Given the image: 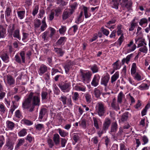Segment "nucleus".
I'll use <instances>...</instances> for the list:
<instances>
[{"label":"nucleus","mask_w":150,"mask_h":150,"mask_svg":"<svg viewBox=\"0 0 150 150\" xmlns=\"http://www.w3.org/2000/svg\"><path fill=\"white\" fill-rule=\"evenodd\" d=\"M33 93L31 92L30 93L28 97L25 99V100L22 103V107L24 109H30L32 105L31 103Z\"/></svg>","instance_id":"2"},{"label":"nucleus","mask_w":150,"mask_h":150,"mask_svg":"<svg viewBox=\"0 0 150 150\" xmlns=\"http://www.w3.org/2000/svg\"><path fill=\"white\" fill-rule=\"evenodd\" d=\"M58 86L61 90L64 93L69 92L71 89V85L69 82L67 83L63 82L59 84Z\"/></svg>","instance_id":"3"},{"label":"nucleus","mask_w":150,"mask_h":150,"mask_svg":"<svg viewBox=\"0 0 150 150\" xmlns=\"http://www.w3.org/2000/svg\"><path fill=\"white\" fill-rule=\"evenodd\" d=\"M1 57L3 61L5 62H7L9 61V57L7 53L4 52L1 55Z\"/></svg>","instance_id":"16"},{"label":"nucleus","mask_w":150,"mask_h":150,"mask_svg":"<svg viewBox=\"0 0 150 150\" xmlns=\"http://www.w3.org/2000/svg\"><path fill=\"white\" fill-rule=\"evenodd\" d=\"M38 9L39 8L38 6H36L32 12L33 15L34 16H35L37 14L38 12Z\"/></svg>","instance_id":"58"},{"label":"nucleus","mask_w":150,"mask_h":150,"mask_svg":"<svg viewBox=\"0 0 150 150\" xmlns=\"http://www.w3.org/2000/svg\"><path fill=\"white\" fill-rule=\"evenodd\" d=\"M13 143L9 139H8L6 142V144L5 146L8 147V149H9L10 150H12L13 148Z\"/></svg>","instance_id":"24"},{"label":"nucleus","mask_w":150,"mask_h":150,"mask_svg":"<svg viewBox=\"0 0 150 150\" xmlns=\"http://www.w3.org/2000/svg\"><path fill=\"white\" fill-rule=\"evenodd\" d=\"M137 66L136 64L133 63L132 64L131 70V73L132 74H134L136 73Z\"/></svg>","instance_id":"30"},{"label":"nucleus","mask_w":150,"mask_h":150,"mask_svg":"<svg viewBox=\"0 0 150 150\" xmlns=\"http://www.w3.org/2000/svg\"><path fill=\"white\" fill-rule=\"evenodd\" d=\"M147 23V19L146 18H143L140 20L139 24L140 25L142 26L143 24L145 23Z\"/></svg>","instance_id":"52"},{"label":"nucleus","mask_w":150,"mask_h":150,"mask_svg":"<svg viewBox=\"0 0 150 150\" xmlns=\"http://www.w3.org/2000/svg\"><path fill=\"white\" fill-rule=\"evenodd\" d=\"M132 2L131 1H128L124 5V6H122V7H125L127 9L128 11H129L130 10L132 9Z\"/></svg>","instance_id":"21"},{"label":"nucleus","mask_w":150,"mask_h":150,"mask_svg":"<svg viewBox=\"0 0 150 150\" xmlns=\"http://www.w3.org/2000/svg\"><path fill=\"white\" fill-rule=\"evenodd\" d=\"M137 23L134 22H132L131 24V27L129 29V31H132L134 29L136 26V25Z\"/></svg>","instance_id":"57"},{"label":"nucleus","mask_w":150,"mask_h":150,"mask_svg":"<svg viewBox=\"0 0 150 150\" xmlns=\"http://www.w3.org/2000/svg\"><path fill=\"white\" fill-rule=\"evenodd\" d=\"M32 105L30 109H29V111L32 112L34 110L35 106H39L40 104V94L38 93L37 96H33L31 101Z\"/></svg>","instance_id":"1"},{"label":"nucleus","mask_w":150,"mask_h":150,"mask_svg":"<svg viewBox=\"0 0 150 150\" xmlns=\"http://www.w3.org/2000/svg\"><path fill=\"white\" fill-rule=\"evenodd\" d=\"M117 129V125L116 122H114L111 127L110 132H116Z\"/></svg>","instance_id":"25"},{"label":"nucleus","mask_w":150,"mask_h":150,"mask_svg":"<svg viewBox=\"0 0 150 150\" xmlns=\"http://www.w3.org/2000/svg\"><path fill=\"white\" fill-rule=\"evenodd\" d=\"M86 121L84 119L81 120V123L79 124V125L81 126L83 128H86Z\"/></svg>","instance_id":"40"},{"label":"nucleus","mask_w":150,"mask_h":150,"mask_svg":"<svg viewBox=\"0 0 150 150\" xmlns=\"http://www.w3.org/2000/svg\"><path fill=\"white\" fill-rule=\"evenodd\" d=\"M119 77V73L117 71L114 74L112 75L111 78V83H113Z\"/></svg>","instance_id":"22"},{"label":"nucleus","mask_w":150,"mask_h":150,"mask_svg":"<svg viewBox=\"0 0 150 150\" xmlns=\"http://www.w3.org/2000/svg\"><path fill=\"white\" fill-rule=\"evenodd\" d=\"M48 93L45 91H42L41 93L42 100H45L47 98Z\"/></svg>","instance_id":"34"},{"label":"nucleus","mask_w":150,"mask_h":150,"mask_svg":"<svg viewBox=\"0 0 150 150\" xmlns=\"http://www.w3.org/2000/svg\"><path fill=\"white\" fill-rule=\"evenodd\" d=\"M6 35V30L2 25H0V38H4Z\"/></svg>","instance_id":"14"},{"label":"nucleus","mask_w":150,"mask_h":150,"mask_svg":"<svg viewBox=\"0 0 150 150\" xmlns=\"http://www.w3.org/2000/svg\"><path fill=\"white\" fill-rule=\"evenodd\" d=\"M94 122V127L96 128L97 129H99L98 121L97 120L96 118L95 117H93V118Z\"/></svg>","instance_id":"48"},{"label":"nucleus","mask_w":150,"mask_h":150,"mask_svg":"<svg viewBox=\"0 0 150 150\" xmlns=\"http://www.w3.org/2000/svg\"><path fill=\"white\" fill-rule=\"evenodd\" d=\"M47 71V66L44 65L42 64L40 67L38 71L39 74L41 76Z\"/></svg>","instance_id":"10"},{"label":"nucleus","mask_w":150,"mask_h":150,"mask_svg":"<svg viewBox=\"0 0 150 150\" xmlns=\"http://www.w3.org/2000/svg\"><path fill=\"white\" fill-rule=\"evenodd\" d=\"M73 63L70 61H67L64 66L65 73L67 74L70 69L72 68Z\"/></svg>","instance_id":"9"},{"label":"nucleus","mask_w":150,"mask_h":150,"mask_svg":"<svg viewBox=\"0 0 150 150\" xmlns=\"http://www.w3.org/2000/svg\"><path fill=\"white\" fill-rule=\"evenodd\" d=\"M25 139L27 140L30 143H31L32 141L34 140V138L29 134L27 136Z\"/></svg>","instance_id":"55"},{"label":"nucleus","mask_w":150,"mask_h":150,"mask_svg":"<svg viewBox=\"0 0 150 150\" xmlns=\"http://www.w3.org/2000/svg\"><path fill=\"white\" fill-rule=\"evenodd\" d=\"M7 127L9 129L12 130L14 127L15 124L12 122L8 120L6 122Z\"/></svg>","instance_id":"23"},{"label":"nucleus","mask_w":150,"mask_h":150,"mask_svg":"<svg viewBox=\"0 0 150 150\" xmlns=\"http://www.w3.org/2000/svg\"><path fill=\"white\" fill-rule=\"evenodd\" d=\"M27 133L26 130L25 129H23L18 133V135L20 137H23Z\"/></svg>","instance_id":"35"},{"label":"nucleus","mask_w":150,"mask_h":150,"mask_svg":"<svg viewBox=\"0 0 150 150\" xmlns=\"http://www.w3.org/2000/svg\"><path fill=\"white\" fill-rule=\"evenodd\" d=\"M142 140L144 142L143 144H145L147 143L148 142V139L147 137L146 136H144L142 137Z\"/></svg>","instance_id":"63"},{"label":"nucleus","mask_w":150,"mask_h":150,"mask_svg":"<svg viewBox=\"0 0 150 150\" xmlns=\"http://www.w3.org/2000/svg\"><path fill=\"white\" fill-rule=\"evenodd\" d=\"M78 5L77 3L76 2H75L71 5V9H68L73 13L74 12L75 9L76 8Z\"/></svg>","instance_id":"28"},{"label":"nucleus","mask_w":150,"mask_h":150,"mask_svg":"<svg viewBox=\"0 0 150 150\" xmlns=\"http://www.w3.org/2000/svg\"><path fill=\"white\" fill-rule=\"evenodd\" d=\"M25 140L24 139H21L19 140L18 143L16 145L17 147H18L21 146L24 142Z\"/></svg>","instance_id":"61"},{"label":"nucleus","mask_w":150,"mask_h":150,"mask_svg":"<svg viewBox=\"0 0 150 150\" xmlns=\"http://www.w3.org/2000/svg\"><path fill=\"white\" fill-rule=\"evenodd\" d=\"M11 8L8 7H7L5 11L6 16L8 17L10 16L11 13Z\"/></svg>","instance_id":"43"},{"label":"nucleus","mask_w":150,"mask_h":150,"mask_svg":"<svg viewBox=\"0 0 150 150\" xmlns=\"http://www.w3.org/2000/svg\"><path fill=\"white\" fill-rule=\"evenodd\" d=\"M91 69L93 73L97 72L98 71V68L96 64H94L91 68Z\"/></svg>","instance_id":"50"},{"label":"nucleus","mask_w":150,"mask_h":150,"mask_svg":"<svg viewBox=\"0 0 150 150\" xmlns=\"http://www.w3.org/2000/svg\"><path fill=\"white\" fill-rule=\"evenodd\" d=\"M124 37L123 36V34H122L118 40V42L119 43L120 45L122 44L124 40Z\"/></svg>","instance_id":"62"},{"label":"nucleus","mask_w":150,"mask_h":150,"mask_svg":"<svg viewBox=\"0 0 150 150\" xmlns=\"http://www.w3.org/2000/svg\"><path fill=\"white\" fill-rule=\"evenodd\" d=\"M54 92L55 94L58 95L59 94L60 91L56 84L54 86Z\"/></svg>","instance_id":"49"},{"label":"nucleus","mask_w":150,"mask_h":150,"mask_svg":"<svg viewBox=\"0 0 150 150\" xmlns=\"http://www.w3.org/2000/svg\"><path fill=\"white\" fill-rule=\"evenodd\" d=\"M79 95L77 92H76L74 93L73 96L72 97V99L74 101H76L78 100Z\"/></svg>","instance_id":"46"},{"label":"nucleus","mask_w":150,"mask_h":150,"mask_svg":"<svg viewBox=\"0 0 150 150\" xmlns=\"http://www.w3.org/2000/svg\"><path fill=\"white\" fill-rule=\"evenodd\" d=\"M84 96L86 99V101L88 103H90L91 101V95L88 93H86Z\"/></svg>","instance_id":"36"},{"label":"nucleus","mask_w":150,"mask_h":150,"mask_svg":"<svg viewBox=\"0 0 150 150\" xmlns=\"http://www.w3.org/2000/svg\"><path fill=\"white\" fill-rule=\"evenodd\" d=\"M80 72L81 73V76H82L83 80L85 81L87 80H89L92 75L91 73V72H83L82 70H81Z\"/></svg>","instance_id":"6"},{"label":"nucleus","mask_w":150,"mask_h":150,"mask_svg":"<svg viewBox=\"0 0 150 150\" xmlns=\"http://www.w3.org/2000/svg\"><path fill=\"white\" fill-rule=\"evenodd\" d=\"M66 38L64 37H61L57 42L56 43L57 45H60L63 44H64L66 41Z\"/></svg>","instance_id":"18"},{"label":"nucleus","mask_w":150,"mask_h":150,"mask_svg":"<svg viewBox=\"0 0 150 150\" xmlns=\"http://www.w3.org/2000/svg\"><path fill=\"white\" fill-rule=\"evenodd\" d=\"M58 130L59 134L62 137H65L68 134V132H65L64 130H62L60 128L58 129Z\"/></svg>","instance_id":"27"},{"label":"nucleus","mask_w":150,"mask_h":150,"mask_svg":"<svg viewBox=\"0 0 150 150\" xmlns=\"http://www.w3.org/2000/svg\"><path fill=\"white\" fill-rule=\"evenodd\" d=\"M94 93L95 97L98 98L100 97V95L101 94V92L97 88H95L94 89Z\"/></svg>","instance_id":"33"},{"label":"nucleus","mask_w":150,"mask_h":150,"mask_svg":"<svg viewBox=\"0 0 150 150\" xmlns=\"http://www.w3.org/2000/svg\"><path fill=\"white\" fill-rule=\"evenodd\" d=\"M97 113L100 116L104 115L105 109L104 105L102 103L99 102L97 104Z\"/></svg>","instance_id":"5"},{"label":"nucleus","mask_w":150,"mask_h":150,"mask_svg":"<svg viewBox=\"0 0 150 150\" xmlns=\"http://www.w3.org/2000/svg\"><path fill=\"white\" fill-rule=\"evenodd\" d=\"M124 95L123 93L122 92H121L119 94L118 98H117V102L120 103H121L122 102V98L123 96Z\"/></svg>","instance_id":"45"},{"label":"nucleus","mask_w":150,"mask_h":150,"mask_svg":"<svg viewBox=\"0 0 150 150\" xmlns=\"http://www.w3.org/2000/svg\"><path fill=\"white\" fill-rule=\"evenodd\" d=\"M117 62L118 61H117L114 64V69L117 70L120 68V66L118 64Z\"/></svg>","instance_id":"60"},{"label":"nucleus","mask_w":150,"mask_h":150,"mask_svg":"<svg viewBox=\"0 0 150 150\" xmlns=\"http://www.w3.org/2000/svg\"><path fill=\"white\" fill-rule=\"evenodd\" d=\"M54 51L60 57H62L65 53V52L60 48L54 47Z\"/></svg>","instance_id":"17"},{"label":"nucleus","mask_w":150,"mask_h":150,"mask_svg":"<svg viewBox=\"0 0 150 150\" xmlns=\"http://www.w3.org/2000/svg\"><path fill=\"white\" fill-rule=\"evenodd\" d=\"M6 77L7 83L9 86H12L14 84L15 81L13 76L10 75H8Z\"/></svg>","instance_id":"13"},{"label":"nucleus","mask_w":150,"mask_h":150,"mask_svg":"<svg viewBox=\"0 0 150 150\" xmlns=\"http://www.w3.org/2000/svg\"><path fill=\"white\" fill-rule=\"evenodd\" d=\"M148 88L149 86L146 83H143L138 87V88L141 90L147 89Z\"/></svg>","instance_id":"31"},{"label":"nucleus","mask_w":150,"mask_h":150,"mask_svg":"<svg viewBox=\"0 0 150 150\" xmlns=\"http://www.w3.org/2000/svg\"><path fill=\"white\" fill-rule=\"evenodd\" d=\"M99 79L100 77L98 76L95 75L91 82V85L94 87L97 86L98 85Z\"/></svg>","instance_id":"12"},{"label":"nucleus","mask_w":150,"mask_h":150,"mask_svg":"<svg viewBox=\"0 0 150 150\" xmlns=\"http://www.w3.org/2000/svg\"><path fill=\"white\" fill-rule=\"evenodd\" d=\"M60 137L58 134H55L54 135L53 137V141L55 145H58L60 142Z\"/></svg>","instance_id":"19"},{"label":"nucleus","mask_w":150,"mask_h":150,"mask_svg":"<svg viewBox=\"0 0 150 150\" xmlns=\"http://www.w3.org/2000/svg\"><path fill=\"white\" fill-rule=\"evenodd\" d=\"M139 51L141 52L146 54L147 52L148 49L147 47L144 46L140 47L139 49Z\"/></svg>","instance_id":"44"},{"label":"nucleus","mask_w":150,"mask_h":150,"mask_svg":"<svg viewBox=\"0 0 150 150\" xmlns=\"http://www.w3.org/2000/svg\"><path fill=\"white\" fill-rule=\"evenodd\" d=\"M46 113V108H43L41 109L39 113V118L40 119H42Z\"/></svg>","instance_id":"26"},{"label":"nucleus","mask_w":150,"mask_h":150,"mask_svg":"<svg viewBox=\"0 0 150 150\" xmlns=\"http://www.w3.org/2000/svg\"><path fill=\"white\" fill-rule=\"evenodd\" d=\"M0 111L4 113L6 111V109L4 105L2 104H0Z\"/></svg>","instance_id":"64"},{"label":"nucleus","mask_w":150,"mask_h":150,"mask_svg":"<svg viewBox=\"0 0 150 150\" xmlns=\"http://www.w3.org/2000/svg\"><path fill=\"white\" fill-rule=\"evenodd\" d=\"M22 122L28 126L31 125L33 124V122H32L26 119L22 120Z\"/></svg>","instance_id":"42"},{"label":"nucleus","mask_w":150,"mask_h":150,"mask_svg":"<svg viewBox=\"0 0 150 150\" xmlns=\"http://www.w3.org/2000/svg\"><path fill=\"white\" fill-rule=\"evenodd\" d=\"M101 31L103 34L106 36H108L109 34V31L104 27H103L101 28Z\"/></svg>","instance_id":"51"},{"label":"nucleus","mask_w":150,"mask_h":150,"mask_svg":"<svg viewBox=\"0 0 150 150\" xmlns=\"http://www.w3.org/2000/svg\"><path fill=\"white\" fill-rule=\"evenodd\" d=\"M14 24H10L8 28V32L12 33L14 29Z\"/></svg>","instance_id":"41"},{"label":"nucleus","mask_w":150,"mask_h":150,"mask_svg":"<svg viewBox=\"0 0 150 150\" xmlns=\"http://www.w3.org/2000/svg\"><path fill=\"white\" fill-rule=\"evenodd\" d=\"M25 13V11H20L17 12L18 16L21 19L23 18Z\"/></svg>","instance_id":"39"},{"label":"nucleus","mask_w":150,"mask_h":150,"mask_svg":"<svg viewBox=\"0 0 150 150\" xmlns=\"http://www.w3.org/2000/svg\"><path fill=\"white\" fill-rule=\"evenodd\" d=\"M112 3L113 4L112 7L116 9H118V5L119 3L117 1V0H114L113 1Z\"/></svg>","instance_id":"47"},{"label":"nucleus","mask_w":150,"mask_h":150,"mask_svg":"<svg viewBox=\"0 0 150 150\" xmlns=\"http://www.w3.org/2000/svg\"><path fill=\"white\" fill-rule=\"evenodd\" d=\"M20 56L22 60V62L25 63V53L24 51H22L20 53Z\"/></svg>","instance_id":"38"},{"label":"nucleus","mask_w":150,"mask_h":150,"mask_svg":"<svg viewBox=\"0 0 150 150\" xmlns=\"http://www.w3.org/2000/svg\"><path fill=\"white\" fill-rule=\"evenodd\" d=\"M73 13L69 9H65L62 15L63 19L64 20H66Z\"/></svg>","instance_id":"8"},{"label":"nucleus","mask_w":150,"mask_h":150,"mask_svg":"<svg viewBox=\"0 0 150 150\" xmlns=\"http://www.w3.org/2000/svg\"><path fill=\"white\" fill-rule=\"evenodd\" d=\"M83 9L84 11V16L85 18H87L90 16L91 14L89 13H88L87 11V8L84 6L83 7Z\"/></svg>","instance_id":"29"},{"label":"nucleus","mask_w":150,"mask_h":150,"mask_svg":"<svg viewBox=\"0 0 150 150\" xmlns=\"http://www.w3.org/2000/svg\"><path fill=\"white\" fill-rule=\"evenodd\" d=\"M41 21L39 19L36 20L35 22L34 26L35 28H38L41 25Z\"/></svg>","instance_id":"54"},{"label":"nucleus","mask_w":150,"mask_h":150,"mask_svg":"<svg viewBox=\"0 0 150 150\" xmlns=\"http://www.w3.org/2000/svg\"><path fill=\"white\" fill-rule=\"evenodd\" d=\"M13 36L14 38H16L19 40H20V37L19 35V29H16L15 31L13 34Z\"/></svg>","instance_id":"37"},{"label":"nucleus","mask_w":150,"mask_h":150,"mask_svg":"<svg viewBox=\"0 0 150 150\" xmlns=\"http://www.w3.org/2000/svg\"><path fill=\"white\" fill-rule=\"evenodd\" d=\"M128 117V112H126L122 115L121 118V120L122 122L125 121L127 120Z\"/></svg>","instance_id":"32"},{"label":"nucleus","mask_w":150,"mask_h":150,"mask_svg":"<svg viewBox=\"0 0 150 150\" xmlns=\"http://www.w3.org/2000/svg\"><path fill=\"white\" fill-rule=\"evenodd\" d=\"M133 55V54H131L127 55L126 58H124L122 60V65H124L125 62L128 64L130 61L131 58L132 57Z\"/></svg>","instance_id":"15"},{"label":"nucleus","mask_w":150,"mask_h":150,"mask_svg":"<svg viewBox=\"0 0 150 150\" xmlns=\"http://www.w3.org/2000/svg\"><path fill=\"white\" fill-rule=\"evenodd\" d=\"M36 129L39 131L41 130L42 128H44V126L43 124H38L35 125Z\"/></svg>","instance_id":"53"},{"label":"nucleus","mask_w":150,"mask_h":150,"mask_svg":"<svg viewBox=\"0 0 150 150\" xmlns=\"http://www.w3.org/2000/svg\"><path fill=\"white\" fill-rule=\"evenodd\" d=\"M47 142L50 148H52L54 146V143L52 139H48Z\"/></svg>","instance_id":"56"},{"label":"nucleus","mask_w":150,"mask_h":150,"mask_svg":"<svg viewBox=\"0 0 150 150\" xmlns=\"http://www.w3.org/2000/svg\"><path fill=\"white\" fill-rule=\"evenodd\" d=\"M109 79L110 76L109 75L102 77L100 81L101 84L104 86L106 88L108 86V83Z\"/></svg>","instance_id":"7"},{"label":"nucleus","mask_w":150,"mask_h":150,"mask_svg":"<svg viewBox=\"0 0 150 150\" xmlns=\"http://www.w3.org/2000/svg\"><path fill=\"white\" fill-rule=\"evenodd\" d=\"M111 124V121L109 118H107L105 119L103 125V130H104L105 132H106V131L108 129L109 127Z\"/></svg>","instance_id":"11"},{"label":"nucleus","mask_w":150,"mask_h":150,"mask_svg":"<svg viewBox=\"0 0 150 150\" xmlns=\"http://www.w3.org/2000/svg\"><path fill=\"white\" fill-rule=\"evenodd\" d=\"M59 99L62 102V104L64 105L67 104L68 106L71 107L73 105L71 98H67V97L64 95H62L61 96Z\"/></svg>","instance_id":"4"},{"label":"nucleus","mask_w":150,"mask_h":150,"mask_svg":"<svg viewBox=\"0 0 150 150\" xmlns=\"http://www.w3.org/2000/svg\"><path fill=\"white\" fill-rule=\"evenodd\" d=\"M15 61L19 64H21V62L20 57L18 55L16 54L15 57Z\"/></svg>","instance_id":"59"},{"label":"nucleus","mask_w":150,"mask_h":150,"mask_svg":"<svg viewBox=\"0 0 150 150\" xmlns=\"http://www.w3.org/2000/svg\"><path fill=\"white\" fill-rule=\"evenodd\" d=\"M112 108L117 111L120 110V107L118 104L116 103L114 99H113L111 104Z\"/></svg>","instance_id":"20"}]
</instances>
